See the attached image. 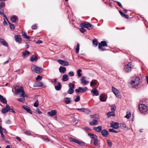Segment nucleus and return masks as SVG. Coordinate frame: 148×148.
Listing matches in <instances>:
<instances>
[{
	"instance_id": "57",
	"label": "nucleus",
	"mask_w": 148,
	"mask_h": 148,
	"mask_svg": "<svg viewBox=\"0 0 148 148\" xmlns=\"http://www.w3.org/2000/svg\"><path fill=\"white\" fill-rule=\"evenodd\" d=\"M69 139L70 140V141L73 142H74L75 141V139L74 138H72L71 137H70L69 138Z\"/></svg>"
},
{
	"instance_id": "47",
	"label": "nucleus",
	"mask_w": 148,
	"mask_h": 148,
	"mask_svg": "<svg viewBox=\"0 0 148 148\" xmlns=\"http://www.w3.org/2000/svg\"><path fill=\"white\" fill-rule=\"evenodd\" d=\"M90 112V111L86 108H84V112L86 114H88Z\"/></svg>"
},
{
	"instance_id": "12",
	"label": "nucleus",
	"mask_w": 148,
	"mask_h": 148,
	"mask_svg": "<svg viewBox=\"0 0 148 148\" xmlns=\"http://www.w3.org/2000/svg\"><path fill=\"white\" fill-rule=\"evenodd\" d=\"M22 107L25 110H26L30 114H32V112L31 110L29 107L28 106L24 105L22 106Z\"/></svg>"
},
{
	"instance_id": "59",
	"label": "nucleus",
	"mask_w": 148,
	"mask_h": 148,
	"mask_svg": "<svg viewBox=\"0 0 148 148\" xmlns=\"http://www.w3.org/2000/svg\"><path fill=\"white\" fill-rule=\"evenodd\" d=\"M109 132H110L117 133L120 132V131H116V130H109Z\"/></svg>"
},
{
	"instance_id": "1",
	"label": "nucleus",
	"mask_w": 148,
	"mask_h": 148,
	"mask_svg": "<svg viewBox=\"0 0 148 148\" xmlns=\"http://www.w3.org/2000/svg\"><path fill=\"white\" fill-rule=\"evenodd\" d=\"M140 78L138 77H132L130 83L131 87L134 88H136L139 84Z\"/></svg>"
},
{
	"instance_id": "28",
	"label": "nucleus",
	"mask_w": 148,
	"mask_h": 148,
	"mask_svg": "<svg viewBox=\"0 0 148 148\" xmlns=\"http://www.w3.org/2000/svg\"><path fill=\"white\" fill-rule=\"evenodd\" d=\"M107 115L108 116V117H111V116H114L115 114L114 112H108L107 113Z\"/></svg>"
},
{
	"instance_id": "60",
	"label": "nucleus",
	"mask_w": 148,
	"mask_h": 148,
	"mask_svg": "<svg viewBox=\"0 0 148 148\" xmlns=\"http://www.w3.org/2000/svg\"><path fill=\"white\" fill-rule=\"evenodd\" d=\"M42 79V77L39 75H38L36 78V79L38 80V79L41 80Z\"/></svg>"
},
{
	"instance_id": "26",
	"label": "nucleus",
	"mask_w": 148,
	"mask_h": 148,
	"mask_svg": "<svg viewBox=\"0 0 148 148\" xmlns=\"http://www.w3.org/2000/svg\"><path fill=\"white\" fill-rule=\"evenodd\" d=\"M59 70L60 73H64L66 71V68L65 67L60 66L59 68Z\"/></svg>"
},
{
	"instance_id": "24",
	"label": "nucleus",
	"mask_w": 148,
	"mask_h": 148,
	"mask_svg": "<svg viewBox=\"0 0 148 148\" xmlns=\"http://www.w3.org/2000/svg\"><path fill=\"white\" fill-rule=\"evenodd\" d=\"M119 12L122 17H123L126 18H129V16L128 15L124 14L121 11H119Z\"/></svg>"
},
{
	"instance_id": "22",
	"label": "nucleus",
	"mask_w": 148,
	"mask_h": 148,
	"mask_svg": "<svg viewBox=\"0 0 148 148\" xmlns=\"http://www.w3.org/2000/svg\"><path fill=\"white\" fill-rule=\"evenodd\" d=\"M85 77H82L81 79V83L82 84H84V85L87 84L89 82L86 80L85 79Z\"/></svg>"
},
{
	"instance_id": "25",
	"label": "nucleus",
	"mask_w": 148,
	"mask_h": 148,
	"mask_svg": "<svg viewBox=\"0 0 148 148\" xmlns=\"http://www.w3.org/2000/svg\"><path fill=\"white\" fill-rule=\"evenodd\" d=\"M129 63H130V62L128 63L125 66L124 68V70L126 72H129L130 68V67L129 66Z\"/></svg>"
},
{
	"instance_id": "39",
	"label": "nucleus",
	"mask_w": 148,
	"mask_h": 148,
	"mask_svg": "<svg viewBox=\"0 0 148 148\" xmlns=\"http://www.w3.org/2000/svg\"><path fill=\"white\" fill-rule=\"evenodd\" d=\"M69 88L73 89L75 86V85L74 84L70 83L69 84Z\"/></svg>"
},
{
	"instance_id": "29",
	"label": "nucleus",
	"mask_w": 148,
	"mask_h": 148,
	"mask_svg": "<svg viewBox=\"0 0 148 148\" xmlns=\"http://www.w3.org/2000/svg\"><path fill=\"white\" fill-rule=\"evenodd\" d=\"M91 141H93V144L95 146H97L98 145V140L97 138L95 139H94V140H91Z\"/></svg>"
},
{
	"instance_id": "62",
	"label": "nucleus",
	"mask_w": 148,
	"mask_h": 148,
	"mask_svg": "<svg viewBox=\"0 0 148 148\" xmlns=\"http://www.w3.org/2000/svg\"><path fill=\"white\" fill-rule=\"evenodd\" d=\"M91 85L94 86L97 85V83L95 82H93L92 81H91L90 83Z\"/></svg>"
},
{
	"instance_id": "55",
	"label": "nucleus",
	"mask_w": 148,
	"mask_h": 148,
	"mask_svg": "<svg viewBox=\"0 0 148 148\" xmlns=\"http://www.w3.org/2000/svg\"><path fill=\"white\" fill-rule=\"evenodd\" d=\"M94 130H101V126H99L97 127H95L93 128Z\"/></svg>"
},
{
	"instance_id": "16",
	"label": "nucleus",
	"mask_w": 148,
	"mask_h": 148,
	"mask_svg": "<svg viewBox=\"0 0 148 148\" xmlns=\"http://www.w3.org/2000/svg\"><path fill=\"white\" fill-rule=\"evenodd\" d=\"M99 100L102 102L106 101V98L105 97V95L103 94H102L100 96Z\"/></svg>"
},
{
	"instance_id": "31",
	"label": "nucleus",
	"mask_w": 148,
	"mask_h": 148,
	"mask_svg": "<svg viewBox=\"0 0 148 148\" xmlns=\"http://www.w3.org/2000/svg\"><path fill=\"white\" fill-rule=\"evenodd\" d=\"M120 127L121 129H126L127 127L126 124L124 123H120Z\"/></svg>"
},
{
	"instance_id": "54",
	"label": "nucleus",
	"mask_w": 148,
	"mask_h": 148,
	"mask_svg": "<svg viewBox=\"0 0 148 148\" xmlns=\"http://www.w3.org/2000/svg\"><path fill=\"white\" fill-rule=\"evenodd\" d=\"M37 25L36 24H35L32 26V28L33 29H36L37 27Z\"/></svg>"
},
{
	"instance_id": "8",
	"label": "nucleus",
	"mask_w": 148,
	"mask_h": 148,
	"mask_svg": "<svg viewBox=\"0 0 148 148\" xmlns=\"http://www.w3.org/2000/svg\"><path fill=\"white\" fill-rule=\"evenodd\" d=\"M15 41L16 42L21 43L22 42V39L19 35H17L14 36Z\"/></svg>"
},
{
	"instance_id": "2",
	"label": "nucleus",
	"mask_w": 148,
	"mask_h": 148,
	"mask_svg": "<svg viewBox=\"0 0 148 148\" xmlns=\"http://www.w3.org/2000/svg\"><path fill=\"white\" fill-rule=\"evenodd\" d=\"M15 93L16 95L19 94L20 97L23 96L25 91L23 90V88L22 86H16L14 88Z\"/></svg>"
},
{
	"instance_id": "9",
	"label": "nucleus",
	"mask_w": 148,
	"mask_h": 148,
	"mask_svg": "<svg viewBox=\"0 0 148 148\" xmlns=\"http://www.w3.org/2000/svg\"><path fill=\"white\" fill-rule=\"evenodd\" d=\"M58 62L60 64L63 66H67L69 64L68 62L66 61L58 60Z\"/></svg>"
},
{
	"instance_id": "52",
	"label": "nucleus",
	"mask_w": 148,
	"mask_h": 148,
	"mask_svg": "<svg viewBox=\"0 0 148 148\" xmlns=\"http://www.w3.org/2000/svg\"><path fill=\"white\" fill-rule=\"evenodd\" d=\"M24 133L27 135H30L31 134L30 132L28 130L26 132H24Z\"/></svg>"
},
{
	"instance_id": "64",
	"label": "nucleus",
	"mask_w": 148,
	"mask_h": 148,
	"mask_svg": "<svg viewBox=\"0 0 148 148\" xmlns=\"http://www.w3.org/2000/svg\"><path fill=\"white\" fill-rule=\"evenodd\" d=\"M36 111L39 114H41L42 113L41 111L38 108L36 109Z\"/></svg>"
},
{
	"instance_id": "56",
	"label": "nucleus",
	"mask_w": 148,
	"mask_h": 148,
	"mask_svg": "<svg viewBox=\"0 0 148 148\" xmlns=\"http://www.w3.org/2000/svg\"><path fill=\"white\" fill-rule=\"evenodd\" d=\"M38 101H36L34 103V106L35 107H37L38 106Z\"/></svg>"
},
{
	"instance_id": "53",
	"label": "nucleus",
	"mask_w": 148,
	"mask_h": 148,
	"mask_svg": "<svg viewBox=\"0 0 148 148\" xmlns=\"http://www.w3.org/2000/svg\"><path fill=\"white\" fill-rule=\"evenodd\" d=\"M10 26V29H12V30H13L14 29L15 26L13 24H12Z\"/></svg>"
},
{
	"instance_id": "35",
	"label": "nucleus",
	"mask_w": 148,
	"mask_h": 148,
	"mask_svg": "<svg viewBox=\"0 0 148 148\" xmlns=\"http://www.w3.org/2000/svg\"><path fill=\"white\" fill-rule=\"evenodd\" d=\"M71 102V98L68 97H66L65 98V103L66 104L69 103Z\"/></svg>"
},
{
	"instance_id": "32",
	"label": "nucleus",
	"mask_w": 148,
	"mask_h": 148,
	"mask_svg": "<svg viewBox=\"0 0 148 148\" xmlns=\"http://www.w3.org/2000/svg\"><path fill=\"white\" fill-rule=\"evenodd\" d=\"M88 135L92 139V140H94L97 138V136L95 134H88Z\"/></svg>"
},
{
	"instance_id": "45",
	"label": "nucleus",
	"mask_w": 148,
	"mask_h": 148,
	"mask_svg": "<svg viewBox=\"0 0 148 148\" xmlns=\"http://www.w3.org/2000/svg\"><path fill=\"white\" fill-rule=\"evenodd\" d=\"M116 2L117 4V5L120 8H123V7L119 1H115Z\"/></svg>"
},
{
	"instance_id": "15",
	"label": "nucleus",
	"mask_w": 148,
	"mask_h": 148,
	"mask_svg": "<svg viewBox=\"0 0 148 148\" xmlns=\"http://www.w3.org/2000/svg\"><path fill=\"white\" fill-rule=\"evenodd\" d=\"M0 101L3 103L5 104H7V101L6 99L3 96H2L0 94Z\"/></svg>"
},
{
	"instance_id": "34",
	"label": "nucleus",
	"mask_w": 148,
	"mask_h": 148,
	"mask_svg": "<svg viewBox=\"0 0 148 148\" xmlns=\"http://www.w3.org/2000/svg\"><path fill=\"white\" fill-rule=\"evenodd\" d=\"M21 33L22 35L25 38H26V39H29L30 37L29 36H27L25 34V32L23 31Z\"/></svg>"
},
{
	"instance_id": "3",
	"label": "nucleus",
	"mask_w": 148,
	"mask_h": 148,
	"mask_svg": "<svg viewBox=\"0 0 148 148\" xmlns=\"http://www.w3.org/2000/svg\"><path fill=\"white\" fill-rule=\"evenodd\" d=\"M139 109L140 112L143 114L148 113V106L144 104H141L139 106Z\"/></svg>"
},
{
	"instance_id": "41",
	"label": "nucleus",
	"mask_w": 148,
	"mask_h": 148,
	"mask_svg": "<svg viewBox=\"0 0 148 148\" xmlns=\"http://www.w3.org/2000/svg\"><path fill=\"white\" fill-rule=\"evenodd\" d=\"M12 108H10V106H9V111L10 112H12L14 113H15V111L13 110V107H12Z\"/></svg>"
},
{
	"instance_id": "44",
	"label": "nucleus",
	"mask_w": 148,
	"mask_h": 148,
	"mask_svg": "<svg viewBox=\"0 0 148 148\" xmlns=\"http://www.w3.org/2000/svg\"><path fill=\"white\" fill-rule=\"evenodd\" d=\"M107 143L108 146L110 147H111L112 145V142L109 140H107Z\"/></svg>"
},
{
	"instance_id": "6",
	"label": "nucleus",
	"mask_w": 148,
	"mask_h": 148,
	"mask_svg": "<svg viewBox=\"0 0 148 148\" xmlns=\"http://www.w3.org/2000/svg\"><path fill=\"white\" fill-rule=\"evenodd\" d=\"M81 26L84 27L90 30V28H92L93 26L90 24L89 23L87 22H85L84 23H82Z\"/></svg>"
},
{
	"instance_id": "49",
	"label": "nucleus",
	"mask_w": 148,
	"mask_h": 148,
	"mask_svg": "<svg viewBox=\"0 0 148 148\" xmlns=\"http://www.w3.org/2000/svg\"><path fill=\"white\" fill-rule=\"evenodd\" d=\"M68 74L71 77H73L74 75L73 72L72 71H71L69 72L68 73Z\"/></svg>"
},
{
	"instance_id": "20",
	"label": "nucleus",
	"mask_w": 148,
	"mask_h": 148,
	"mask_svg": "<svg viewBox=\"0 0 148 148\" xmlns=\"http://www.w3.org/2000/svg\"><path fill=\"white\" fill-rule=\"evenodd\" d=\"M68 77V75L67 74H65L64 75L62 76V80L63 82H66L69 79Z\"/></svg>"
},
{
	"instance_id": "43",
	"label": "nucleus",
	"mask_w": 148,
	"mask_h": 148,
	"mask_svg": "<svg viewBox=\"0 0 148 148\" xmlns=\"http://www.w3.org/2000/svg\"><path fill=\"white\" fill-rule=\"evenodd\" d=\"M73 90V89L69 88L68 91V93L70 94H72L74 92Z\"/></svg>"
},
{
	"instance_id": "17",
	"label": "nucleus",
	"mask_w": 148,
	"mask_h": 148,
	"mask_svg": "<svg viewBox=\"0 0 148 148\" xmlns=\"http://www.w3.org/2000/svg\"><path fill=\"white\" fill-rule=\"evenodd\" d=\"M55 89L57 90H59L61 88V83L58 82V84L55 86Z\"/></svg>"
},
{
	"instance_id": "18",
	"label": "nucleus",
	"mask_w": 148,
	"mask_h": 148,
	"mask_svg": "<svg viewBox=\"0 0 148 148\" xmlns=\"http://www.w3.org/2000/svg\"><path fill=\"white\" fill-rule=\"evenodd\" d=\"M101 134L105 137L108 136V132L107 130H102L101 131Z\"/></svg>"
},
{
	"instance_id": "21",
	"label": "nucleus",
	"mask_w": 148,
	"mask_h": 148,
	"mask_svg": "<svg viewBox=\"0 0 148 148\" xmlns=\"http://www.w3.org/2000/svg\"><path fill=\"white\" fill-rule=\"evenodd\" d=\"M30 54L29 52L28 51H26L23 52L22 53V56L23 58H26L27 56H28Z\"/></svg>"
},
{
	"instance_id": "36",
	"label": "nucleus",
	"mask_w": 148,
	"mask_h": 148,
	"mask_svg": "<svg viewBox=\"0 0 148 148\" xmlns=\"http://www.w3.org/2000/svg\"><path fill=\"white\" fill-rule=\"evenodd\" d=\"M100 44L101 46L103 47L107 46V44L106 42L104 41H101Z\"/></svg>"
},
{
	"instance_id": "61",
	"label": "nucleus",
	"mask_w": 148,
	"mask_h": 148,
	"mask_svg": "<svg viewBox=\"0 0 148 148\" xmlns=\"http://www.w3.org/2000/svg\"><path fill=\"white\" fill-rule=\"evenodd\" d=\"M80 31L82 33H84L86 31V30L83 28L82 27L80 29Z\"/></svg>"
},
{
	"instance_id": "11",
	"label": "nucleus",
	"mask_w": 148,
	"mask_h": 148,
	"mask_svg": "<svg viewBox=\"0 0 148 148\" xmlns=\"http://www.w3.org/2000/svg\"><path fill=\"white\" fill-rule=\"evenodd\" d=\"M10 106L8 104H6V106L3 108L2 111L1 113L3 114H5L9 111Z\"/></svg>"
},
{
	"instance_id": "13",
	"label": "nucleus",
	"mask_w": 148,
	"mask_h": 148,
	"mask_svg": "<svg viewBox=\"0 0 148 148\" xmlns=\"http://www.w3.org/2000/svg\"><path fill=\"white\" fill-rule=\"evenodd\" d=\"M57 114V112L55 110H52L51 111L48 112V114L49 116H55Z\"/></svg>"
},
{
	"instance_id": "40",
	"label": "nucleus",
	"mask_w": 148,
	"mask_h": 148,
	"mask_svg": "<svg viewBox=\"0 0 148 148\" xmlns=\"http://www.w3.org/2000/svg\"><path fill=\"white\" fill-rule=\"evenodd\" d=\"M82 71L80 69H79L77 71V75L79 77H80L82 76V74L80 73V72H82Z\"/></svg>"
},
{
	"instance_id": "58",
	"label": "nucleus",
	"mask_w": 148,
	"mask_h": 148,
	"mask_svg": "<svg viewBox=\"0 0 148 148\" xmlns=\"http://www.w3.org/2000/svg\"><path fill=\"white\" fill-rule=\"evenodd\" d=\"M3 130H0V132L1 135V137H2V138H4V136L3 133Z\"/></svg>"
},
{
	"instance_id": "27",
	"label": "nucleus",
	"mask_w": 148,
	"mask_h": 148,
	"mask_svg": "<svg viewBox=\"0 0 148 148\" xmlns=\"http://www.w3.org/2000/svg\"><path fill=\"white\" fill-rule=\"evenodd\" d=\"M17 19H18L17 16H14L11 17V20L12 22L15 23Z\"/></svg>"
},
{
	"instance_id": "7",
	"label": "nucleus",
	"mask_w": 148,
	"mask_h": 148,
	"mask_svg": "<svg viewBox=\"0 0 148 148\" xmlns=\"http://www.w3.org/2000/svg\"><path fill=\"white\" fill-rule=\"evenodd\" d=\"M112 91L116 97L119 98L121 97V96L119 93V90L115 88V87L113 86H112Z\"/></svg>"
},
{
	"instance_id": "14",
	"label": "nucleus",
	"mask_w": 148,
	"mask_h": 148,
	"mask_svg": "<svg viewBox=\"0 0 148 148\" xmlns=\"http://www.w3.org/2000/svg\"><path fill=\"white\" fill-rule=\"evenodd\" d=\"M0 43L5 47H8V43L3 39L0 38Z\"/></svg>"
},
{
	"instance_id": "30",
	"label": "nucleus",
	"mask_w": 148,
	"mask_h": 148,
	"mask_svg": "<svg viewBox=\"0 0 148 148\" xmlns=\"http://www.w3.org/2000/svg\"><path fill=\"white\" fill-rule=\"evenodd\" d=\"M43 84L41 82H39L35 83L34 84V86L35 87H42Z\"/></svg>"
},
{
	"instance_id": "51",
	"label": "nucleus",
	"mask_w": 148,
	"mask_h": 148,
	"mask_svg": "<svg viewBox=\"0 0 148 148\" xmlns=\"http://www.w3.org/2000/svg\"><path fill=\"white\" fill-rule=\"evenodd\" d=\"M80 100V97L78 96H76V98L74 100V101L76 102H77L79 101Z\"/></svg>"
},
{
	"instance_id": "37",
	"label": "nucleus",
	"mask_w": 148,
	"mask_h": 148,
	"mask_svg": "<svg viewBox=\"0 0 148 148\" xmlns=\"http://www.w3.org/2000/svg\"><path fill=\"white\" fill-rule=\"evenodd\" d=\"M92 44L95 47H96L98 45V41L95 38L92 41Z\"/></svg>"
},
{
	"instance_id": "63",
	"label": "nucleus",
	"mask_w": 148,
	"mask_h": 148,
	"mask_svg": "<svg viewBox=\"0 0 148 148\" xmlns=\"http://www.w3.org/2000/svg\"><path fill=\"white\" fill-rule=\"evenodd\" d=\"M79 47H76L75 48V52L76 53H79Z\"/></svg>"
},
{
	"instance_id": "23",
	"label": "nucleus",
	"mask_w": 148,
	"mask_h": 148,
	"mask_svg": "<svg viewBox=\"0 0 148 148\" xmlns=\"http://www.w3.org/2000/svg\"><path fill=\"white\" fill-rule=\"evenodd\" d=\"M38 59L37 56L35 55H33L31 56L30 59V60L31 62H33L34 61H36Z\"/></svg>"
},
{
	"instance_id": "38",
	"label": "nucleus",
	"mask_w": 148,
	"mask_h": 148,
	"mask_svg": "<svg viewBox=\"0 0 148 148\" xmlns=\"http://www.w3.org/2000/svg\"><path fill=\"white\" fill-rule=\"evenodd\" d=\"M97 123V121L96 120L93 119L92 121L90 122V124L91 125H93Z\"/></svg>"
},
{
	"instance_id": "48",
	"label": "nucleus",
	"mask_w": 148,
	"mask_h": 148,
	"mask_svg": "<svg viewBox=\"0 0 148 148\" xmlns=\"http://www.w3.org/2000/svg\"><path fill=\"white\" fill-rule=\"evenodd\" d=\"M5 6V3L4 2L1 3L0 4V8L4 7Z\"/></svg>"
},
{
	"instance_id": "42",
	"label": "nucleus",
	"mask_w": 148,
	"mask_h": 148,
	"mask_svg": "<svg viewBox=\"0 0 148 148\" xmlns=\"http://www.w3.org/2000/svg\"><path fill=\"white\" fill-rule=\"evenodd\" d=\"M16 99L22 103H23L25 100L24 97H23L21 98H17Z\"/></svg>"
},
{
	"instance_id": "19",
	"label": "nucleus",
	"mask_w": 148,
	"mask_h": 148,
	"mask_svg": "<svg viewBox=\"0 0 148 148\" xmlns=\"http://www.w3.org/2000/svg\"><path fill=\"white\" fill-rule=\"evenodd\" d=\"M91 92L95 96H98L99 95V92L95 88H93Z\"/></svg>"
},
{
	"instance_id": "50",
	"label": "nucleus",
	"mask_w": 148,
	"mask_h": 148,
	"mask_svg": "<svg viewBox=\"0 0 148 148\" xmlns=\"http://www.w3.org/2000/svg\"><path fill=\"white\" fill-rule=\"evenodd\" d=\"M135 66L133 64L132 62H130V69H133L135 68Z\"/></svg>"
},
{
	"instance_id": "33",
	"label": "nucleus",
	"mask_w": 148,
	"mask_h": 148,
	"mask_svg": "<svg viewBox=\"0 0 148 148\" xmlns=\"http://www.w3.org/2000/svg\"><path fill=\"white\" fill-rule=\"evenodd\" d=\"M103 47V46H101L100 45V43H99L98 48L100 51H103L106 50V48H105Z\"/></svg>"
},
{
	"instance_id": "4",
	"label": "nucleus",
	"mask_w": 148,
	"mask_h": 148,
	"mask_svg": "<svg viewBox=\"0 0 148 148\" xmlns=\"http://www.w3.org/2000/svg\"><path fill=\"white\" fill-rule=\"evenodd\" d=\"M32 70L37 73H41L42 71V69L41 67H39L35 65H33L31 67Z\"/></svg>"
},
{
	"instance_id": "46",
	"label": "nucleus",
	"mask_w": 148,
	"mask_h": 148,
	"mask_svg": "<svg viewBox=\"0 0 148 148\" xmlns=\"http://www.w3.org/2000/svg\"><path fill=\"white\" fill-rule=\"evenodd\" d=\"M116 107L115 106H111V110H112V112H114L116 110Z\"/></svg>"
},
{
	"instance_id": "5",
	"label": "nucleus",
	"mask_w": 148,
	"mask_h": 148,
	"mask_svg": "<svg viewBox=\"0 0 148 148\" xmlns=\"http://www.w3.org/2000/svg\"><path fill=\"white\" fill-rule=\"evenodd\" d=\"M87 88L86 87H85L84 88L81 87H79L78 89L75 90V91L79 94L81 93L82 92H84L87 90Z\"/></svg>"
},
{
	"instance_id": "10",
	"label": "nucleus",
	"mask_w": 148,
	"mask_h": 148,
	"mask_svg": "<svg viewBox=\"0 0 148 148\" xmlns=\"http://www.w3.org/2000/svg\"><path fill=\"white\" fill-rule=\"evenodd\" d=\"M110 126L114 129H117L119 127V123H118L112 122L110 123Z\"/></svg>"
}]
</instances>
